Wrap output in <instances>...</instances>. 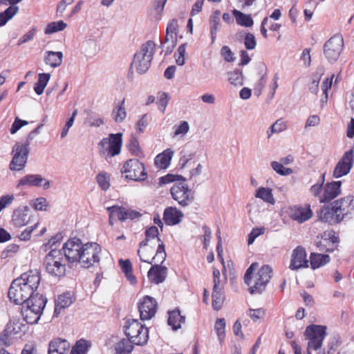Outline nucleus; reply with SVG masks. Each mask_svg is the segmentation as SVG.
Here are the masks:
<instances>
[{
    "mask_svg": "<svg viewBox=\"0 0 354 354\" xmlns=\"http://www.w3.org/2000/svg\"><path fill=\"white\" fill-rule=\"evenodd\" d=\"M354 212V196L348 195L322 206L317 212L319 219L330 225L342 222Z\"/></svg>",
    "mask_w": 354,
    "mask_h": 354,
    "instance_id": "2",
    "label": "nucleus"
},
{
    "mask_svg": "<svg viewBox=\"0 0 354 354\" xmlns=\"http://www.w3.org/2000/svg\"><path fill=\"white\" fill-rule=\"evenodd\" d=\"M43 178L38 174H29L21 178L18 183L19 186H40L43 182Z\"/></svg>",
    "mask_w": 354,
    "mask_h": 354,
    "instance_id": "36",
    "label": "nucleus"
},
{
    "mask_svg": "<svg viewBox=\"0 0 354 354\" xmlns=\"http://www.w3.org/2000/svg\"><path fill=\"white\" fill-rule=\"evenodd\" d=\"M169 97L168 94L165 92L158 93V100L157 102L159 109L165 113L167 104L169 102Z\"/></svg>",
    "mask_w": 354,
    "mask_h": 354,
    "instance_id": "53",
    "label": "nucleus"
},
{
    "mask_svg": "<svg viewBox=\"0 0 354 354\" xmlns=\"http://www.w3.org/2000/svg\"><path fill=\"white\" fill-rule=\"evenodd\" d=\"M99 146L101 156L111 158L119 155L122 146V133H110L100 142Z\"/></svg>",
    "mask_w": 354,
    "mask_h": 354,
    "instance_id": "10",
    "label": "nucleus"
},
{
    "mask_svg": "<svg viewBox=\"0 0 354 354\" xmlns=\"http://www.w3.org/2000/svg\"><path fill=\"white\" fill-rule=\"evenodd\" d=\"M47 299L41 294L36 293L27 299L22 305L21 315L24 319L30 324L37 323L46 306Z\"/></svg>",
    "mask_w": 354,
    "mask_h": 354,
    "instance_id": "4",
    "label": "nucleus"
},
{
    "mask_svg": "<svg viewBox=\"0 0 354 354\" xmlns=\"http://www.w3.org/2000/svg\"><path fill=\"white\" fill-rule=\"evenodd\" d=\"M228 80L230 84L234 86H242L243 84V74L239 70L229 73Z\"/></svg>",
    "mask_w": 354,
    "mask_h": 354,
    "instance_id": "48",
    "label": "nucleus"
},
{
    "mask_svg": "<svg viewBox=\"0 0 354 354\" xmlns=\"http://www.w3.org/2000/svg\"><path fill=\"white\" fill-rule=\"evenodd\" d=\"M40 282L39 273L32 270L23 273L12 282L8 290V297L15 304H23L30 298L37 289Z\"/></svg>",
    "mask_w": 354,
    "mask_h": 354,
    "instance_id": "1",
    "label": "nucleus"
},
{
    "mask_svg": "<svg viewBox=\"0 0 354 354\" xmlns=\"http://www.w3.org/2000/svg\"><path fill=\"white\" fill-rule=\"evenodd\" d=\"M107 210L109 212L110 219L113 217H117L118 220L122 221L127 219L133 220L141 216V214L137 211L121 206L109 207Z\"/></svg>",
    "mask_w": 354,
    "mask_h": 354,
    "instance_id": "23",
    "label": "nucleus"
},
{
    "mask_svg": "<svg viewBox=\"0 0 354 354\" xmlns=\"http://www.w3.org/2000/svg\"><path fill=\"white\" fill-rule=\"evenodd\" d=\"M286 129V124L281 119L277 120L270 127V133H268V137L272 133H279Z\"/></svg>",
    "mask_w": 354,
    "mask_h": 354,
    "instance_id": "55",
    "label": "nucleus"
},
{
    "mask_svg": "<svg viewBox=\"0 0 354 354\" xmlns=\"http://www.w3.org/2000/svg\"><path fill=\"white\" fill-rule=\"evenodd\" d=\"M137 131L143 132L147 126V115L144 114L137 122Z\"/></svg>",
    "mask_w": 354,
    "mask_h": 354,
    "instance_id": "64",
    "label": "nucleus"
},
{
    "mask_svg": "<svg viewBox=\"0 0 354 354\" xmlns=\"http://www.w3.org/2000/svg\"><path fill=\"white\" fill-rule=\"evenodd\" d=\"M272 277V269L268 265H263L259 268V263H252L244 274V282L248 286L252 295L263 292Z\"/></svg>",
    "mask_w": 354,
    "mask_h": 354,
    "instance_id": "3",
    "label": "nucleus"
},
{
    "mask_svg": "<svg viewBox=\"0 0 354 354\" xmlns=\"http://www.w3.org/2000/svg\"><path fill=\"white\" fill-rule=\"evenodd\" d=\"M140 317L142 320H149L156 313L158 304L156 299L150 296H145L138 304Z\"/></svg>",
    "mask_w": 354,
    "mask_h": 354,
    "instance_id": "20",
    "label": "nucleus"
},
{
    "mask_svg": "<svg viewBox=\"0 0 354 354\" xmlns=\"http://www.w3.org/2000/svg\"><path fill=\"white\" fill-rule=\"evenodd\" d=\"M20 327L15 324L9 323L0 335V347L10 346L13 342L15 336L19 333Z\"/></svg>",
    "mask_w": 354,
    "mask_h": 354,
    "instance_id": "25",
    "label": "nucleus"
},
{
    "mask_svg": "<svg viewBox=\"0 0 354 354\" xmlns=\"http://www.w3.org/2000/svg\"><path fill=\"white\" fill-rule=\"evenodd\" d=\"M134 345L123 338L115 345V354H131Z\"/></svg>",
    "mask_w": 354,
    "mask_h": 354,
    "instance_id": "38",
    "label": "nucleus"
},
{
    "mask_svg": "<svg viewBox=\"0 0 354 354\" xmlns=\"http://www.w3.org/2000/svg\"><path fill=\"white\" fill-rule=\"evenodd\" d=\"M75 301L74 295L70 292H64L55 301V313L57 315L62 309L71 306Z\"/></svg>",
    "mask_w": 354,
    "mask_h": 354,
    "instance_id": "29",
    "label": "nucleus"
},
{
    "mask_svg": "<svg viewBox=\"0 0 354 354\" xmlns=\"http://www.w3.org/2000/svg\"><path fill=\"white\" fill-rule=\"evenodd\" d=\"M256 198L262 199L264 202L274 205L275 203V199L273 196L272 189L268 187H260L256 191Z\"/></svg>",
    "mask_w": 354,
    "mask_h": 354,
    "instance_id": "39",
    "label": "nucleus"
},
{
    "mask_svg": "<svg viewBox=\"0 0 354 354\" xmlns=\"http://www.w3.org/2000/svg\"><path fill=\"white\" fill-rule=\"evenodd\" d=\"M354 163V149L346 151L335 165L333 177L338 178L348 174Z\"/></svg>",
    "mask_w": 354,
    "mask_h": 354,
    "instance_id": "17",
    "label": "nucleus"
},
{
    "mask_svg": "<svg viewBox=\"0 0 354 354\" xmlns=\"http://www.w3.org/2000/svg\"><path fill=\"white\" fill-rule=\"evenodd\" d=\"M124 334L133 345L144 346L149 340V329L138 319H128L124 326Z\"/></svg>",
    "mask_w": 354,
    "mask_h": 354,
    "instance_id": "6",
    "label": "nucleus"
},
{
    "mask_svg": "<svg viewBox=\"0 0 354 354\" xmlns=\"http://www.w3.org/2000/svg\"><path fill=\"white\" fill-rule=\"evenodd\" d=\"M63 53L60 51H47L44 57L45 64L53 68H56L62 64Z\"/></svg>",
    "mask_w": 354,
    "mask_h": 354,
    "instance_id": "32",
    "label": "nucleus"
},
{
    "mask_svg": "<svg viewBox=\"0 0 354 354\" xmlns=\"http://www.w3.org/2000/svg\"><path fill=\"white\" fill-rule=\"evenodd\" d=\"M125 178L134 181H141L147 178V174L145 165L137 158L127 160L121 169Z\"/></svg>",
    "mask_w": 354,
    "mask_h": 354,
    "instance_id": "12",
    "label": "nucleus"
},
{
    "mask_svg": "<svg viewBox=\"0 0 354 354\" xmlns=\"http://www.w3.org/2000/svg\"><path fill=\"white\" fill-rule=\"evenodd\" d=\"M286 213L288 217L298 223H303L313 216V210L309 204L304 205H294L288 207Z\"/></svg>",
    "mask_w": 354,
    "mask_h": 354,
    "instance_id": "18",
    "label": "nucleus"
},
{
    "mask_svg": "<svg viewBox=\"0 0 354 354\" xmlns=\"http://www.w3.org/2000/svg\"><path fill=\"white\" fill-rule=\"evenodd\" d=\"M232 12L238 24L245 27H251L253 25V19L250 15H245L235 9Z\"/></svg>",
    "mask_w": 354,
    "mask_h": 354,
    "instance_id": "42",
    "label": "nucleus"
},
{
    "mask_svg": "<svg viewBox=\"0 0 354 354\" xmlns=\"http://www.w3.org/2000/svg\"><path fill=\"white\" fill-rule=\"evenodd\" d=\"M304 335L307 340V351H318L321 348L326 335V327L310 324L306 328Z\"/></svg>",
    "mask_w": 354,
    "mask_h": 354,
    "instance_id": "9",
    "label": "nucleus"
},
{
    "mask_svg": "<svg viewBox=\"0 0 354 354\" xmlns=\"http://www.w3.org/2000/svg\"><path fill=\"white\" fill-rule=\"evenodd\" d=\"M66 262V260L60 250H52L46 255L44 266L49 274L60 277L65 275Z\"/></svg>",
    "mask_w": 354,
    "mask_h": 354,
    "instance_id": "8",
    "label": "nucleus"
},
{
    "mask_svg": "<svg viewBox=\"0 0 354 354\" xmlns=\"http://www.w3.org/2000/svg\"><path fill=\"white\" fill-rule=\"evenodd\" d=\"M99 186L103 190H106L110 187L109 176L106 172H100L96 176Z\"/></svg>",
    "mask_w": 354,
    "mask_h": 354,
    "instance_id": "49",
    "label": "nucleus"
},
{
    "mask_svg": "<svg viewBox=\"0 0 354 354\" xmlns=\"http://www.w3.org/2000/svg\"><path fill=\"white\" fill-rule=\"evenodd\" d=\"M265 232L264 227L253 228L250 233L248 234V243L251 245L254 243V240L260 235L263 234Z\"/></svg>",
    "mask_w": 354,
    "mask_h": 354,
    "instance_id": "56",
    "label": "nucleus"
},
{
    "mask_svg": "<svg viewBox=\"0 0 354 354\" xmlns=\"http://www.w3.org/2000/svg\"><path fill=\"white\" fill-rule=\"evenodd\" d=\"M185 321V317L181 315L178 309L174 310L169 313L168 324L171 326L173 330H178L181 327V324Z\"/></svg>",
    "mask_w": 354,
    "mask_h": 354,
    "instance_id": "33",
    "label": "nucleus"
},
{
    "mask_svg": "<svg viewBox=\"0 0 354 354\" xmlns=\"http://www.w3.org/2000/svg\"><path fill=\"white\" fill-rule=\"evenodd\" d=\"M101 252V246L95 242L84 244L79 263L86 268L93 266L95 263L100 262Z\"/></svg>",
    "mask_w": 354,
    "mask_h": 354,
    "instance_id": "11",
    "label": "nucleus"
},
{
    "mask_svg": "<svg viewBox=\"0 0 354 354\" xmlns=\"http://www.w3.org/2000/svg\"><path fill=\"white\" fill-rule=\"evenodd\" d=\"M50 78L49 73H39L38 80L34 85V91L37 95H41Z\"/></svg>",
    "mask_w": 354,
    "mask_h": 354,
    "instance_id": "40",
    "label": "nucleus"
},
{
    "mask_svg": "<svg viewBox=\"0 0 354 354\" xmlns=\"http://www.w3.org/2000/svg\"><path fill=\"white\" fill-rule=\"evenodd\" d=\"M172 198L183 207L189 205L194 200V194L188 186L183 183L174 184L171 189Z\"/></svg>",
    "mask_w": 354,
    "mask_h": 354,
    "instance_id": "15",
    "label": "nucleus"
},
{
    "mask_svg": "<svg viewBox=\"0 0 354 354\" xmlns=\"http://www.w3.org/2000/svg\"><path fill=\"white\" fill-rule=\"evenodd\" d=\"M18 7L15 6H9L5 11L0 12V26H4L18 12Z\"/></svg>",
    "mask_w": 354,
    "mask_h": 354,
    "instance_id": "43",
    "label": "nucleus"
},
{
    "mask_svg": "<svg viewBox=\"0 0 354 354\" xmlns=\"http://www.w3.org/2000/svg\"><path fill=\"white\" fill-rule=\"evenodd\" d=\"M271 165L272 169L281 175L286 176L292 173V169L283 167L281 162L274 161Z\"/></svg>",
    "mask_w": 354,
    "mask_h": 354,
    "instance_id": "51",
    "label": "nucleus"
},
{
    "mask_svg": "<svg viewBox=\"0 0 354 354\" xmlns=\"http://www.w3.org/2000/svg\"><path fill=\"white\" fill-rule=\"evenodd\" d=\"M28 145V142H17L14 145L12 151V159L9 165L11 171H21L25 167L29 153Z\"/></svg>",
    "mask_w": 354,
    "mask_h": 354,
    "instance_id": "13",
    "label": "nucleus"
},
{
    "mask_svg": "<svg viewBox=\"0 0 354 354\" xmlns=\"http://www.w3.org/2000/svg\"><path fill=\"white\" fill-rule=\"evenodd\" d=\"M183 217V212L176 207H167L164 210L163 220L168 225H174L179 223Z\"/></svg>",
    "mask_w": 354,
    "mask_h": 354,
    "instance_id": "28",
    "label": "nucleus"
},
{
    "mask_svg": "<svg viewBox=\"0 0 354 354\" xmlns=\"http://www.w3.org/2000/svg\"><path fill=\"white\" fill-rule=\"evenodd\" d=\"M166 256L165 244L163 242H160L153 257L154 260L152 266L147 272L148 280L151 283L159 284L165 280L167 276V268L162 266V263L165 261Z\"/></svg>",
    "mask_w": 354,
    "mask_h": 354,
    "instance_id": "5",
    "label": "nucleus"
},
{
    "mask_svg": "<svg viewBox=\"0 0 354 354\" xmlns=\"http://www.w3.org/2000/svg\"><path fill=\"white\" fill-rule=\"evenodd\" d=\"M19 246L18 245L10 244L2 251L1 257L2 259L11 257L19 251Z\"/></svg>",
    "mask_w": 354,
    "mask_h": 354,
    "instance_id": "52",
    "label": "nucleus"
},
{
    "mask_svg": "<svg viewBox=\"0 0 354 354\" xmlns=\"http://www.w3.org/2000/svg\"><path fill=\"white\" fill-rule=\"evenodd\" d=\"M145 239L140 242L141 246L147 245L150 241L156 240L158 242V247L160 245V242H163L158 236L159 232L158 229L156 226H151L147 227L145 232Z\"/></svg>",
    "mask_w": 354,
    "mask_h": 354,
    "instance_id": "35",
    "label": "nucleus"
},
{
    "mask_svg": "<svg viewBox=\"0 0 354 354\" xmlns=\"http://www.w3.org/2000/svg\"><path fill=\"white\" fill-rule=\"evenodd\" d=\"M221 11L216 10L214 12L209 19L210 33L212 42L214 43L216 38V33L220 26Z\"/></svg>",
    "mask_w": 354,
    "mask_h": 354,
    "instance_id": "37",
    "label": "nucleus"
},
{
    "mask_svg": "<svg viewBox=\"0 0 354 354\" xmlns=\"http://www.w3.org/2000/svg\"><path fill=\"white\" fill-rule=\"evenodd\" d=\"M221 54L226 62H230L234 60V54L227 46L222 47Z\"/></svg>",
    "mask_w": 354,
    "mask_h": 354,
    "instance_id": "61",
    "label": "nucleus"
},
{
    "mask_svg": "<svg viewBox=\"0 0 354 354\" xmlns=\"http://www.w3.org/2000/svg\"><path fill=\"white\" fill-rule=\"evenodd\" d=\"M30 218L29 209L26 206L14 211L12 222L15 227H21L28 223Z\"/></svg>",
    "mask_w": 354,
    "mask_h": 354,
    "instance_id": "27",
    "label": "nucleus"
},
{
    "mask_svg": "<svg viewBox=\"0 0 354 354\" xmlns=\"http://www.w3.org/2000/svg\"><path fill=\"white\" fill-rule=\"evenodd\" d=\"M173 156V151L167 149L163 152L156 156L154 160V164L158 169H165L169 165L170 161Z\"/></svg>",
    "mask_w": 354,
    "mask_h": 354,
    "instance_id": "30",
    "label": "nucleus"
},
{
    "mask_svg": "<svg viewBox=\"0 0 354 354\" xmlns=\"http://www.w3.org/2000/svg\"><path fill=\"white\" fill-rule=\"evenodd\" d=\"M308 267V260L307 259L306 250L304 247L299 245L292 252L289 268L291 270H297Z\"/></svg>",
    "mask_w": 354,
    "mask_h": 354,
    "instance_id": "22",
    "label": "nucleus"
},
{
    "mask_svg": "<svg viewBox=\"0 0 354 354\" xmlns=\"http://www.w3.org/2000/svg\"><path fill=\"white\" fill-rule=\"evenodd\" d=\"M156 47V44L151 40L144 43L141 46L140 52L135 54L131 67L134 66L140 74L146 73L151 66Z\"/></svg>",
    "mask_w": 354,
    "mask_h": 354,
    "instance_id": "7",
    "label": "nucleus"
},
{
    "mask_svg": "<svg viewBox=\"0 0 354 354\" xmlns=\"http://www.w3.org/2000/svg\"><path fill=\"white\" fill-rule=\"evenodd\" d=\"M32 206L35 209L39 211H46L48 206L47 200L45 198H37L32 201Z\"/></svg>",
    "mask_w": 354,
    "mask_h": 354,
    "instance_id": "54",
    "label": "nucleus"
},
{
    "mask_svg": "<svg viewBox=\"0 0 354 354\" xmlns=\"http://www.w3.org/2000/svg\"><path fill=\"white\" fill-rule=\"evenodd\" d=\"M112 117L115 122H122L127 117L125 110V99H123L120 105L116 106L112 111Z\"/></svg>",
    "mask_w": 354,
    "mask_h": 354,
    "instance_id": "41",
    "label": "nucleus"
},
{
    "mask_svg": "<svg viewBox=\"0 0 354 354\" xmlns=\"http://www.w3.org/2000/svg\"><path fill=\"white\" fill-rule=\"evenodd\" d=\"M91 346V343L84 339H81L76 342L75 344L71 349V354H86L88 348Z\"/></svg>",
    "mask_w": 354,
    "mask_h": 354,
    "instance_id": "44",
    "label": "nucleus"
},
{
    "mask_svg": "<svg viewBox=\"0 0 354 354\" xmlns=\"http://www.w3.org/2000/svg\"><path fill=\"white\" fill-rule=\"evenodd\" d=\"M344 40L340 35H334L324 44V53L330 62L337 60L343 49Z\"/></svg>",
    "mask_w": 354,
    "mask_h": 354,
    "instance_id": "14",
    "label": "nucleus"
},
{
    "mask_svg": "<svg viewBox=\"0 0 354 354\" xmlns=\"http://www.w3.org/2000/svg\"><path fill=\"white\" fill-rule=\"evenodd\" d=\"M220 277V271L214 269L213 270L212 307L215 310H219L221 308L225 300L223 286L221 283Z\"/></svg>",
    "mask_w": 354,
    "mask_h": 354,
    "instance_id": "19",
    "label": "nucleus"
},
{
    "mask_svg": "<svg viewBox=\"0 0 354 354\" xmlns=\"http://www.w3.org/2000/svg\"><path fill=\"white\" fill-rule=\"evenodd\" d=\"M178 21L173 19L167 25L165 43H169L165 49V55H170L177 44Z\"/></svg>",
    "mask_w": 354,
    "mask_h": 354,
    "instance_id": "24",
    "label": "nucleus"
},
{
    "mask_svg": "<svg viewBox=\"0 0 354 354\" xmlns=\"http://www.w3.org/2000/svg\"><path fill=\"white\" fill-rule=\"evenodd\" d=\"M342 193V181H333L324 184L323 192L320 196L319 203H329Z\"/></svg>",
    "mask_w": 354,
    "mask_h": 354,
    "instance_id": "21",
    "label": "nucleus"
},
{
    "mask_svg": "<svg viewBox=\"0 0 354 354\" xmlns=\"http://www.w3.org/2000/svg\"><path fill=\"white\" fill-rule=\"evenodd\" d=\"M139 248H140L138 250V254L140 257V259L143 262L153 264V261L154 260L153 257L155 255L153 254L155 250L152 248V247L149 246V243L145 246H141L140 243Z\"/></svg>",
    "mask_w": 354,
    "mask_h": 354,
    "instance_id": "34",
    "label": "nucleus"
},
{
    "mask_svg": "<svg viewBox=\"0 0 354 354\" xmlns=\"http://www.w3.org/2000/svg\"><path fill=\"white\" fill-rule=\"evenodd\" d=\"M316 245L321 252H332L337 249L335 244L330 243L328 239L324 236V234L322 236V239L317 243Z\"/></svg>",
    "mask_w": 354,
    "mask_h": 354,
    "instance_id": "45",
    "label": "nucleus"
},
{
    "mask_svg": "<svg viewBox=\"0 0 354 354\" xmlns=\"http://www.w3.org/2000/svg\"><path fill=\"white\" fill-rule=\"evenodd\" d=\"M71 348L70 343L62 338H55L48 344V354H68Z\"/></svg>",
    "mask_w": 354,
    "mask_h": 354,
    "instance_id": "26",
    "label": "nucleus"
},
{
    "mask_svg": "<svg viewBox=\"0 0 354 354\" xmlns=\"http://www.w3.org/2000/svg\"><path fill=\"white\" fill-rule=\"evenodd\" d=\"M189 124L186 121L182 122L179 125L174 127V134L176 136L180 134H185L189 131Z\"/></svg>",
    "mask_w": 354,
    "mask_h": 354,
    "instance_id": "62",
    "label": "nucleus"
},
{
    "mask_svg": "<svg viewBox=\"0 0 354 354\" xmlns=\"http://www.w3.org/2000/svg\"><path fill=\"white\" fill-rule=\"evenodd\" d=\"M194 157L193 153H185L182 156L179 160L178 165L181 169L185 168L186 166H191L192 160Z\"/></svg>",
    "mask_w": 354,
    "mask_h": 354,
    "instance_id": "57",
    "label": "nucleus"
},
{
    "mask_svg": "<svg viewBox=\"0 0 354 354\" xmlns=\"http://www.w3.org/2000/svg\"><path fill=\"white\" fill-rule=\"evenodd\" d=\"M244 45L248 50H253L255 48L257 41L255 37L252 33H247L244 39Z\"/></svg>",
    "mask_w": 354,
    "mask_h": 354,
    "instance_id": "60",
    "label": "nucleus"
},
{
    "mask_svg": "<svg viewBox=\"0 0 354 354\" xmlns=\"http://www.w3.org/2000/svg\"><path fill=\"white\" fill-rule=\"evenodd\" d=\"M66 26V24L63 21L50 22L47 25L44 32L46 35H50L63 30Z\"/></svg>",
    "mask_w": 354,
    "mask_h": 354,
    "instance_id": "46",
    "label": "nucleus"
},
{
    "mask_svg": "<svg viewBox=\"0 0 354 354\" xmlns=\"http://www.w3.org/2000/svg\"><path fill=\"white\" fill-rule=\"evenodd\" d=\"M247 315L254 322H261L266 316V310L263 308L257 309L250 308L247 312Z\"/></svg>",
    "mask_w": 354,
    "mask_h": 354,
    "instance_id": "47",
    "label": "nucleus"
},
{
    "mask_svg": "<svg viewBox=\"0 0 354 354\" xmlns=\"http://www.w3.org/2000/svg\"><path fill=\"white\" fill-rule=\"evenodd\" d=\"M333 78L334 75H332L330 77H327L322 84V88L326 98H328V91L331 88Z\"/></svg>",
    "mask_w": 354,
    "mask_h": 354,
    "instance_id": "63",
    "label": "nucleus"
},
{
    "mask_svg": "<svg viewBox=\"0 0 354 354\" xmlns=\"http://www.w3.org/2000/svg\"><path fill=\"white\" fill-rule=\"evenodd\" d=\"M324 176H323V179L322 181V183L319 184H315L313 186H311L310 191L312 195L316 198H318L319 201L320 196H322V192H323V186H324Z\"/></svg>",
    "mask_w": 354,
    "mask_h": 354,
    "instance_id": "58",
    "label": "nucleus"
},
{
    "mask_svg": "<svg viewBox=\"0 0 354 354\" xmlns=\"http://www.w3.org/2000/svg\"><path fill=\"white\" fill-rule=\"evenodd\" d=\"M83 245L79 239H68L62 247V254L66 260L71 263H79Z\"/></svg>",
    "mask_w": 354,
    "mask_h": 354,
    "instance_id": "16",
    "label": "nucleus"
},
{
    "mask_svg": "<svg viewBox=\"0 0 354 354\" xmlns=\"http://www.w3.org/2000/svg\"><path fill=\"white\" fill-rule=\"evenodd\" d=\"M28 124V122L26 120H23L17 117L14 122L12 124V127L10 129V132L11 134L16 133L22 127L27 125Z\"/></svg>",
    "mask_w": 354,
    "mask_h": 354,
    "instance_id": "59",
    "label": "nucleus"
},
{
    "mask_svg": "<svg viewBox=\"0 0 354 354\" xmlns=\"http://www.w3.org/2000/svg\"><path fill=\"white\" fill-rule=\"evenodd\" d=\"M330 261V258L328 254H322L312 252L310 254V263L312 269L315 270L322 266H325Z\"/></svg>",
    "mask_w": 354,
    "mask_h": 354,
    "instance_id": "31",
    "label": "nucleus"
},
{
    "mask_svg": "<svg viewBox=\"0 0 354 354\" xmlns=\"http://www.w3.org/2000/svg\"><path fill=\"white\" fill-rule=\"evenodd\" d=\"M215 330L217 333V336L221 342H222L225 338V321L223 318L217 319L214 326Z\"/></svg>",
    "mask_w": 354,
    "mask_h": 354,
    "instance_id": "50",
    "label": "nucleus"
}]
</instances>
